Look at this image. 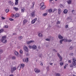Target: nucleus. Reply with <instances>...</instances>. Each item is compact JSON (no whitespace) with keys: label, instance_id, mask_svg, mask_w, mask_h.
Instances as JSON below:
<instances>
[{"label":"nucleus","instance_id":"nucleus-1","mask_svg":"<svg viewBox=\"0 0 76 76\" xmlns=\"http://www.w3.org/2000/svg\"><path fill=\"white\" fill-rule=\"evenodd\" d=\"M6 39V36H4L2 37V38L1 40V41L3 42V43H4L5 44H6V42H7V40Z\"/></svg>","mask_w":76,"mask_h":76},{"label":"nucleus","instance_id":"nucleus-2","mask_svg":"<svg viewBox=\"0 0 76 76\" xmlns=\"http://www.w3.org/2000/svg\"><path fill=\"white\" fill-rule=\"evenodd\" d=\"M40 9L41 10H44L45 7H46V6L44 5V3H42L40 4Z\"/></svg>","mask_w":76,"mask_h":76},{"label":"nucleus","instance_id":"nucleus-3","mask_svg":"<svg viewBox=\"0 0 76 76\" xmlns=\"http://www.w3.org/2000/svg\"><path fill=\"white\" fill-rule=\"evenodd\" d=\"M25 67V65L24 64H22L20 65H19L18 67V69H19V70H20V69L21 68H22L23 69V68H24V67Z\"/></svg>","mask_w":76,"mask_h":76},{"label":"nucleus","instance_id":"nucleus-4","mask_svg":"<svg viewBox=\"0 0 76 76\" xmlns=\"http://www.w3.org/2000/svg\"><path fill=\"white\" fill-rule=\"evenodd\" d=\"M34 40H31L26 42V43L27 44H29L31 43H34Z\"/></svg>","mask_w":76,"mask_h":76},{"label":"nucleus","instance_id":"nucleus-5","mask_svg":"<svg viewBox=\"0 0 76 76\" xmlns=\"http://www.w3.org/2000/svg\"><path fill=\"white\" fill-rule=\"evenodd\" d=\"M24 50H25L26 52H28L29 50H28V47L26 46H24L23 47Z\"/></svg>","mask_w":76,"mask_h":76},{"label":"nucleus","instance_id":"nucleus-6","mask_svg":"<svg viewBox=\"0 0 76 76\" xmlns=\"http://www.w3.org/2000/svg\"><path fill=\"white\" fill-rule=\"evenodd\" d=\"M16 70V67H12L11 68V71L12 72L15 71Z\"/></svg>","mask_w":76,"mask_h":76},{"label":"nucleus","instance_id":"nucleus-7","mask_svg":"<svg viewBox=\"0 0 76 76\" xmlns=\"http://www.w3.org/2000/svg\"><path fill=\"white\" fill-rule=\"evenodd\" d=\"M37 18H36L35 19H34L33 20H32L31 21L32 24H34V23H35V22L37 21Z\"/></svg>","mask_w":76,"mask_h":76},{"label":"nucleus","instance_id":"nucleus-8","mask_svg":"<svg viewBox=\"0 0 76 76\" xmlns=\"http://www.w3.org/2000/svg\"><path fill=\"white\" fill-rule=\"evenodd\" d=\"M57 55L59 57L60 59V61H61L62 60V58L61 57V56H60V54L58 53H57Z\"/></svg>","mask_w":76,"mask_h":76},{"label":"nucleus","instance_id":"nucleus-9","mask_svg":"<svg viewBox=\"0 0 76 76\" xmlns=\"http://www.w3.org/2000/svg\"><path fill=\"white\" fill-rule=\"evenodd\" d=\"M8 3L9 4H10L11 6H13V4H14V3H13V2L10 1H8Z\"/></svg>","mask_w":76,"mask_h":76},{"label":"nucleus","instance_id":"nucleus-10","mask_svg":"<svg viewBox=\"0 0 76 76\" xmlns=\"http://www.w3.org/2000/svg\"><path fill=\"white\" fill-rule=\"evenodd\" d=\"M31 15L32 17H35V12H32L31 13Z\"/></svg>","mask_w":76,"mask_h":76},{"label":"nucleus","instance_id":"nucleus-11","mask_svg":"<svg viewBox=\"0 0 76 76\" xmlns=\"http://www.w3.org/2000/svg\"><path fill=\"white\" fill-rule=\"evenodd\" d=\"M34 71L36 73H39L40 72V70L37 69H34Z\"/></svg>","mask_w":76,"mask_h":76},{"label":"nucleus","instance_id":"nucleus-12","mask_svg":"<svg viewBox=\"0 0 76 76\" xmlns=\"http://www.w3.org/2000/svg\"><path fill=\"white\" fill-rule=\"evenodd\" d=\"M23 61H24V62L28 63V58H26L24 59L23 60Z\"/></svg>","mask_w":76,"mask_h":76},{"label":"nucleus","instance_id":"nucleus-13","mask_svg":"<svg viewBox=\"0 0 76 76\" xmlns=\"http://www.w3.org/2000/svg\"><path fill=\"white\" fill-rule=\"evenodd\" d=\"M58 38L59 39H63V37L61 36V34H59L58 36Z\"/></svg>","mask_w":76,"mask_h":76},{"label":"nucleus","instance_id":"nucleus-14","mask_svg":"<svg viewBox=\"0 0 76 76\" xmlns=\"http://www.w3.org/2000/svg\"><path fill=\"white\" fill-rule=\"evenodd\" d=\"M28 22V20H23V25H25L26 23Z\"/></svg>","mask_w":76,"mask_h":76},{"label":"nucleus","instance_id":"nucleus-15","mask_svg":"<svg viewBox=\"0 0 76 76\" xmlns=\"http://www.w3.org/2000/svg\"><path fill=\"white\" fill-rule=\"evenodd\" d=\"M37 46L36 45H34L32 46V49L33 50H36L37 49Z\"/></svg>","mask_w":76,"mask_h":76},{"label":"nucleus","instance_id":"nucleus-16","mask_svg":"<svg viewBox=\"0 0 76 76\" xmlns=\"http://www.w3.org/2000/svg\"><path fill=\"white\" fill-rule=\"evenodd\" d=\"M69 66L71 68H72V69H73V67H75L72 64H70L69 65Z\"/></svg>","mask_w":76,"mask_h":76},{"label":"nucleus","instance_id":"nucleus-17","mask_svg":"<svg viewBox=\"0 0 76 76\" xmlns=\"http://www.w3.org/2000/svg\"><path fill=\"white\" fill-rule=\"evenodd\" d=\"M18 39L19 40H21V39H23V37L22 36H19L18 37Z\"/></svg>","mask_w":76,"mask_h":76},{"label":"nucleus","instance_id":"nucleus-18","mask_svg":"<svg viewBox=\"0 0 76 76\" xmlns=\"http://www.w3.org/2000/svg\"><path fill=\"white\" fill-rule=\"evenodd\" d=\"M32 6L31 7V9H34V4H35V2H33L32 3Z\"/></svg>","mask_w":76,"mask_h":76},{"label":"nucleus","instance_id":"nucleus-19","mask_svg":"<svg viewBox=\"0 0 76 76\" xmlns=\"http://www.w3.org/2000/svg\"><path fill=\"white\" fill-rule=\"evenodd\" d=\"M68 4H71L72 3V0H69L67 1Z\"/></svg>","mask_w":76,"mask_h":76},{"label":"nucleus","instance_id":"nucleus-20","mask_svg":"<svg viewBox=\"0 0 76 76\" xmlns=\"http://www.w3.org/2000/svg\"><path fill=\"white\" fill-rule=\"evenodd\" d=\"M19 16H20V14H19V13H16L15 15V17L16 18L17 17H19Z\"/></svg>","mask_w":76,"mask_h":76},{"label":"nucleus","instance_id":"nucleus-21","mask_svg":"<svg viewBox=\"0 0 76 76\" xmlns=\"http://www.w3.org/2000/svg\"><path fill=\"white\" fill-rule=\"evenodd\" d=\"M15 5H18V2L19 1V0H15Z\"/></svg>","mask_w":76,"mask_h":76},{"label":"nucleus","instance_id":"nucleus-22","mask_svg":"<svg viewBox=\"0 0 76 76\" xmlns=\"http://www.w3.org/2000/svg\"><path fill=\"white\" fill-rule=\"evenodd\" d=\"M72 64L74 67L75 66H76V62H72Z\"/></svg>","mask_w":76,"mask_h":76},{"label":"nucleus","instance_id":"nucleus-23","mask_svg":"<svg viewBox=\"0 0 76 76\" xmlns=\"http://www.w3.org/2000/svg\"><path fill=\"white\" fill-rule=\"evenodd\" d=\"M73 61L72 62H76V58L74 57L72 58Z\"/></svg>","mask_w":76,"mask_h":76},{"label":"nucleus","instance_id":"nucleus-24","mask_svg":"<svg viewBox=\"0 0 76 76\" xmlns=\"http://www.w3.org/2000/svg\"><path fill=\"white\" fill-rule=\"evenodd\" d=\"M24 11H25V8L22 7L21 10V12H24Z\"/></svg>","mask_w":76,"mask_h":76},{"label":"nucleus","instance_id":"nucleus-25","mask_svg":"<svg viewBox=\"0 0 76 76\" xmlns=\"http://www.w3.org/2000/svg\"><path fill=\"white\" fill-rule=\"evenodd\" d=\"M67 12H68L67 10L66 9V10H65L64 11V13L65 14H66V13H67Z\"/></svg>","mask_w":76,"mask_h":76},{"label":"nucleus","instance_id":"nucleus-26","mask_svg":"<svg viewBox=\"0 0 76 76\" xmlns=\"http://www.w3.org/2000/svg\"><path fill=\"white\" fill-rule=\"evenodd\" d=\"M15 54L17 56H18V52L16 51H15L14 52Z\"/></svg>","mask_w":76,"mask_h":76},{"label":"nucleus","instance_id":"nucleus-27","mask_svg":"<svg viewBox=\"0 0 76 76\" xmlns=\"http://www.w3.org/2000/svg\"><path fill=\"white\" fill-rule=\"evenodd\" d=\"M13 9L15 11H18V8H16V7H14Z\"/></svg>","mask_w":76,"mask_h":76},{"label":"nucleus","instance_id":"nucleus-28","mask_svg":"<svg viewBox=\"0 0 76 76\" xmlns=\"http://www.w3.org/2000/svg\"><path fill=\"white\" fill-rule=\"evenodd\" d=\"M51 39V37H50L49 38H47L45 39L46 41H50Z\"/></svg>","mask_w":76,"mask_h":76},{"label":"nucleus","instance_id":"nucleus-29","mask_svg":"<svg viewBox=\"0 0 76 76\" xmlns=\"http://www.w3.org/2000/svg\"><path fill=\"white\" fill-rule=\"evenodd\" d=\"M67 66H68V64H66L64 66V69H66V67H67Z\"/></svg>","mask_w":76,"mask_h":76},{"label":"nucleus","instance_id":"nucleus-30","mask_svg":"<svg viewBox=\"0 0 76 76\" xmlns=\"http://www.w3.org/2000/svg\"><path fill=\"white\" fill-rule=\"evenodd\" d=\"M47 15V13H44L42 14L43 16H46Z\"/></svg>","mask_w":76,"mask_h":76},{"label":"nucleus","instance_id":"nucleus-31","mask_svg":"<svg viewBox=\"0 0 76 76\" xmlns=\"http://www.w3.org/2000/svg\"><path fill=\"white\" fill-rule=\"evenodd\" d=\"M58 12L59 14H60L61 12V9H58Z\"/></svg>","mask_w":76,"mask_h":76},{"label":"nucleus","instance_id":"nucleus-32","mask_svg":"<svg viewBox=\"0 0 76 76\" xmlns=\"http://www.w3.org/2000/svg\"><path fill=\"white\" fill-rule=\"evenodd\" d=\"M4 31V29H2L0 30V34H1V33H2Z\"/></svg>","mask_w":76,"mask_h":76},{"label":"nucleus","instance_id":"nucleus-33","mask_svg":"<svg viewBox=\"0 0 76 76\" xmlns=\"http://www.w3.org/2000/svg\"><path fill=\"white\" fill-rule=\"evenodd\" d=\"M64 39H62L60 41V44H62V42L63 41H64Z\"/></svg>","mask_w":76,"mask_h":76},{"label":"nucleus","instance_id":"nucleus-34","mask_svg":"<svg viewBox=\"0 0 76 76\" xmlns=\"http://www.w3.org/2000/svg\"><path fill=\"white\" fill-rule=\"evenodd\" d=\"M56 76H61V75H60V74L58 73L56 74Z\"/></svg>","mask_w":76,"mask_h":76},{"label":"nucleus","instance_id":"nucleus-35","mask_svg":"<svg viewBox=\"0 0 76 76\" xmlns=\"http://www.w3.org/2000/svg\"><path fill=\"white\" fill-rule=\"evenodd\" d=\"M52 10H52V9H50V10H48L49 12V13H51V12H52Z\"/></svg>","mask_w":76,"mask_h":76},{"label":"nucleus","instance_id":"nucleus-36","mask_svg":"<svg viewBox=\"0 0 76 76\" xmlns=\"http://www.w3.org/2000/svg\"><path fill=\"white\" fill-rule=\"evenodd\" d=\"M20 54H22L23 53V51H22V50H20Z\"/></svg>","mask_w":76,"mask_h":76},{"label":"nucleus","instance_id":"nucleus-37","mask_svg":"<svg viewBox=\"0 0 76 76\" xmlns=\"http://www.w3.org/2000/svg\"><path fill=\"white\" fill-rule=\"evenodd\" d=\"M9 11V9H7L5 10V12L6 13H8Z\"/></svg>","mask_w":76,"mask_h":76},{"label":"nucleus","instance_id":"nucleus-38","mask_svg":"<svg viewBox=\"0 0 76 76\" xmlns=\"http://www.w3.org/2000/svg\"><path fill=\"white\" fill-rule=\"evenodd\" d=\"M38 36L39 37H42V34H41V33H40L38 34Z\"/></svg>","mask_w":76,"mask_h":76},{"label":"nucleus","instance_id":"nucleus-39","mask_svg":"<svg viewBox=\"0 0 76 76\" xmlns=\"http://www.w3.org/2000/svg\"><path fill=\"white\" fill-rule=\"evenodd\" d=\"M59 6L61 8H63V5L61 4H60Z\"/></svg>","mask_w":76,"mask_h":76},{"label":"nucleus","instance_id":"nucleus-40","mask_svg":"<svg viewBox=\"0 0 76 76\" xmlns=\"http://www.w3.org/2000/svg\"><path fill=\"white\" fill-rule=\"evenodd\" d=\"M63 64H64V63L62 62L60 63V65H61V66H63Z\"/></svg>","mask_w":76,"mask_h":76},{"label":"nucleus","instance_id":"nucleus-41","mask_svg":"<svg viewBox=\"0 0 76 76\" xmlns=\"http://www.w3.org/2000/svg\"><path fill=\"white\" fill-rule=\"evenodd\" d=\"M28 48H29L30 49H31L32 48V46L31 45H30L28 46Z\"/></svg>","mask_w":76,"mask_h":76},{"label":"nucleus","instance_id":"nucleus-42","mask_svg":"<svg viewBox=\"0 0 76 76\" xmlns=\"http://www.w3.org/2000/svg\"><path fill=\"white\" fill-rule=\"evenodd\" d=\"M64 39V42H67V40L66 39Z\"/></svg>","mask_w":76,"mask_h":76},{"label":"nucleus","instance_id":"nucleus-43","mask_svg":"<svg viewBox=\"0 0 76 76\" xmlns=\"http://www.w3.org/2000/svg\"><path fill=\"white\" fill-rule=\"evenodd\" d=\"M4 28H8V26L7 25L4 26Z\"/></svg>","mask_w":76,"mask_h":76},{"label":"nucleus","instance_id":"nucleus-44","mask_svg":"<svg viewBox=\"0 0 76 76\" xmlns=\"http://www.w3.org/2000/svg\"><path fill=\"white\" fill-rule=\"evenodd\" d=\"M72 41V40L71 39L67 40V42H70Z\"/></svg>","mask_w":76,"mask_h":76},{"label":"nucleus","instance_id":"nucleus-45","mask_svg":"<svg viewBox=\"0 0 76 76\" xmlns=\"http://www.w3.org/2000/svg\"><path fill=\"white\" fill-rule=\"evenodd\" d=\"M2 53H3V50L0 49V54H1Z\"/></svg>","mask_w":76,"mask_h":76},{"label":"nucleus","instance_id":"nucleus-46","mask_svg":"<svg viewBox=\"0 0 76 76\" xmlns=\"http://www.w3.org/2000/svg\"><path fill=\"white\" fill-rule=\"evenodd\" d=\"M70 50H73V47L72 46L71 47L69 48Z\"/></svg>","mask_w":76,"mask_h":76},{"label":"nucleus","instance_id":"nucleus-47","mask_svg":"<svg viewBox=\"0 0 76 76\" xmlns=\"http://www.w3.org/2000/svg\"><path fill=\"white\" fill-rule=\"evenodd\" d=\"M60 21H57L56 23V24H57V25H58V24H60Z\"/></svg>","mask_w":76,"mask_h":76},{"label":"nucleus","instance_id":"nucleus-48","mask_svg":"<svg viewBox=\"0 0 76 76\" xmlns=\"http://www.w3.org/2000/svg\"><path fill=\"white\" fill-rule=\"evenodd\" d=\"M17 48H20V46H19V45H17V47H16Z\"/></svg>","mask_w":76,"mask_h":76},{"label":"nucleus","instance_id":"nucleus-49","mask_svg":"<svg viewBox=\"0 0 76 76\" xmlns=\"http://www.w3.org/2000/svg\"><path fill=\"white\" fill-rule=\"evenodd\" d=\"M12 59H13V60H15V59H16V57L15 56H13L12 57Z\"/></svg>","mask_w":76,"mask_h":76},{"label":"nucleus","instance_id":"nucleus-50","mask_svg":"<svg viewBox=\"0 0 76 76\" xmlns=\"http://www.w3.org/2000/svg\"><path fill=\"white\" fill-rule=\"evenodd\" d=\"M9 20L11 21H13V19H12L11 18H10Z\"/></svg>","mask_w":76,"mask_h":76},{"label":"nucleus","instance_id":"nucleus-51","mask_svg":"<svg viewBox=\"0 0 76 76\" xmlns=\"http://www.w3.org/2000/svg\"><path fill=\"white\" fill-rule=\"evenodd\" d=\"M68 63H72V61L70 60H69L68 61Z\"/></svg>","mask_w":76,"mask_h":76},{"label":"nucleus","instance_id":"nucleus-52","mask_svg":"<svg viewBox=\"0 0 76 76\" xmlns=\"http://www.w3.org/2000/svg\"><path fill=\"white\" fill-rule=\"evenodd\" d=\"M56 10H57V9H55L53 10L52 12H54L55 11H56Z\"/></svg>","mask_w":76,"mask_h":76},{"label":"nucleus","instance_id":"nucleus-53","mask_svg":"<svg viewBox=\"0 0 76 76\" xmlns=\"http://www.w3.org/2000/svg\"><path fill=\"white\" fill-rule=\"evenodd\" d=\"M53 51H54V52H57V51L55 49H53Z\"/></svg>","mask_w":76,"mask_h":76},{"label":"nucleus","instance_id":"nucleus-54","mask_svg":"<svg viewBox=\"0 0 76 76\" xmlns=\"http://www.w3.org/2000/svg\"><path fill=\"white\" fill-rule=\"evenodd\" d=\"M14 16H15V15L14 14H12L11 15V17H12V18L14 17Z\"/></svg>","mask_w":76,"mask_h":76},{"label":"nucleus","instance_id":"nucleus-55","mask_svg":"<svg viewBox=\"0 0 76 76\" xmlns=\"http://www.w3.org/2000/svg\"><path fill=\"white\" fill-rule=\"evenodd\" d=\"M68 25H66V26H65V28H68Z\"/></svg>","mask_w":76,"mask_h":76},{"label":"nucleus","instance_id":"nucleus-56","mask_svg":"<svg viewBox=\"0 0 76 76\" xmlns=\"http://www.w3.org/2000/svg\"><path fill=\"white\" fill-rule=\"evenodd\" d=\"M12 35H16V33H14L12 34Z\"/></svg>","mask_w":76,"mask_h":76},{"label":"nucleus","instance_id":"nucleus-57","mask_svg":"<svg viewBox=\"0 0 76 76\" xmlns=\"http://www.w3.org/2000/svg\"><path fill=\"white\" fill-rule=\"evenodd\" d=\"M1 18L2 19H5V18L3 17H2Z\"/></svg>","mask_w":76,"mask_h":76},{"label":"nucleus","instance_id":"nucleus-58","mask_svg":"<svg viewBox=\"0 0 76 76\" xmlns=\"http://www.w3.org/2000/svg\"><path fill=\"white\" fill-rule=\"evenodd\" d=\"M69 20H70V17L67 18V20H69Z\"/></svg>","mask_w":76,"mask_h":76},{"label":"nucleus","instance_id":"nucleus-59","mask_svg":"<svg viewBox=\"0 0 76 76\" xmlns=\"http://www.w3.org/2000/svg\"><path fill=\"white\" fill-rule=\"evenodd\" d=\"M49 64H50V65H52L53 64V63H49Z\"/></svg>","mask_w":76,"mask_h":76},{"label":"nucleus","instance_id":"nucleus-60","mask_svg":"<svg viewBox=\"0 0 76 76\" xmlns=\"http://www.w3.org/2000/svg\"><path fill=\"white\" fill-rule=\"evenodd\" d=\"M70 55H71V56H73V53H71L70 54Z\"/></svg>","mask_w":76,"mask_h":76},{"label":"nucleus","instance_id":"nucleus-61","mask_svg":"<svg viewBox=\"0 0 76 76\" xmlns=\"http://www.w3.org/2000/svg\"><path fill=\"white\" fill-rule=\"evenodd\" d=\"M53 0H49V1L50 2V3H51V1H53Z\"/></svg>","mask_w":76,"mask_h":76},{"label":"nucleus","instance_id":"nucleus-62","mask_svg":"<svg viewBox=\"0 0 76 76\" xmlns=\"http://www.w3.org/2000/svg\"><path fill=\"white\" fill-rule=\"evenodd\" d=\"M47 69L48 71L49 70V67H48V68H47Z\"/></svg>","mask_w":76,"mask_h":76},{"label":"nucleus","instance_id":"nucleus-63","mask_svg":"<svg viewBox=\"0 0 76 76\" xmlns=\"http://www.w3.org/2000/svg\"><path fill=\"white\" fill-rule=\"evenodd\" d=\"M10 76H13V74H11L10 75Z\"/></svg>","mask_w":76,"mask_h":76},{"label":"nucleus","instance_id":"nucleus-64","mask_svg":"<svg viewBox=\"0 0 76 76\" xmlns=\"http://www.w3.org/2000/svg\"><path fill=\"white\" fill-rule=\"evenodd\" d=\"M75 12V10H73L72 11V12Z\"/></svg>","mask_w":76,"mask_h":76}]
</instances>
